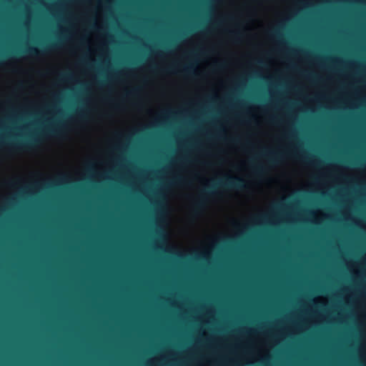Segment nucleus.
Returning <instances> with one entry per match:
<instances>
[{
    "label": "nucleus",
    "instance_id": "obj_1",
    "mask_svg": "<svg viewBox=\"0 0 366 366\" xmlns=\"http://www.w3.org/2000/svg\"><path fill=\"white\" fill-rule=\"evenodd\" d=\"M321 217H322V224H323V217H324V214L322 212V214H321ZM323 238V229L322 228V239ZM323 251V247H322V252ZM323 264V258L322 257V265ZM323 292V286L322 285V292Z\"/></svg>",
    "mask_w": 366,
    "mask_h": 366
},
{
    "label": "nucleus",
    "instance_id": "obj_2",
    "mask_svg": "<svg viewBox=\"0 0 366 366\" xmlns=\"http://www.w3.org/2000/svg\"><path fill=\"white\" fill-rule=\"evenodd\" d=\"M323 81V78L322 77V81ZM323 99V92H322V100ZM321 108H322V112H323V108H324V105H323V103L322 102V106H321Z\"/></svg>",
    "mask_w": 366,
    "mask_h": 366
},
{
    "label": "nucleus",
    "instance_id": "obj_3",
    "mask_svg": "<svg viewBox=\"0 0 366 366\" xmlns=\"http://www.w3.org/2000/svg\"><path fill=\"white\" fill-rule=\"evenodd\" d=\"M325 306V304L324 302L322 301V305H321V307H322V311L323 310V307ZM323 325V317L322 316V325Z\"/></svg>",
    "mask_w": 366,
    "mask_h": 366
},
{
    "label": "nucleus",
    "instance_id": "obj_5",
    "mask_svg": "<svg viewBox=\"0 0 366 366\" xmlns=\"http://www.w3.org/2000/svg\"><path fill=\"white\" fill-rule=\"evenodd\" d=\"M321 4H322V8L323 7V4H324V0H322Z\"/></svg>",
    "mask_w": 366,
    "mask_h": 366
},
{
    "label": "nucleus",
    "instance_id": "obj_4",
    "mask_svg": "<svg viewBox=\"0 0 366 366\" xmlns=\"http://www.w3.org/2000/svg\"><path fill=\"white\" fill-rule=\"evenodd\" d=\"M323 177V174H322V178ZM321 194H322V198L323 197V196L325 195V192L323 190V188L322 187V192H321Z\"/></svg>",
    "mask_w": 366,
    "mask_h": 366
}]
</instances>
